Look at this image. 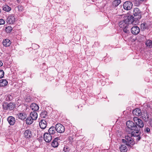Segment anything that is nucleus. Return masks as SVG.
Returning <instances> with one entry per match:
<instances>
[{"label":"nucleus","mask_w":152,"mask_h":152,"mask_svg":"<svg viewBox=\"0 0 152 152\" xmlns=\"http://www.w3.org/2000/svg\"><path fill=\"white\" fill-rule=\"evenodd\" d=\"M133 120L134 123L128 121L126 122V125L128 129L132 131L131 133H130L129 135L125 136V139H122V141L124 143H126V145L131 146L135 144V142L132 137L130 136L134 137H138L140 133L139 132L140 128L144 127V123L142 121L137 117H134Z\"/></svg>","instance_id":"f257e3e1"},{"label":"nucleus","mask_w":152,"mask_h":152,"mask_svg":"<svg viewBox=\"0 0 152 152\" xmlns=\"http://www.w3.org/2000/svg\"><path fill=\"white\" fill-rule=\"evenodd\" d=\"M134 18V17L132 16L128 17L126 19L121 21L119 23V27L121 28H124L128 26L129 24H133Z\"/></svg>","instance_id":"f03ea898"},{"label":"nucleus","mask_w":152,"mask_h":152,"mask_svg":"<svg viewBox=\"0 0 152 152\" xmlns=\"http://www.w3.org/2000/svg\"><path fill=\"white\" fill-rule=\"evenodd\" d=\"M133 14L135 17L134 18H134L138 20V19H140L141 18V12L138 8H135L134 9L133 11Z\"/></svg>","instance_id":"7ed1b4c3"},{"label":"nucleus","mask_w":152,"mask_h":152,"mask_svg":"<svg viewBox=\"0 0 152 152\" xmlns=\"http://www.w3.org/2000/svg\"><path fill=\"white\" fill-rule=\"evenodd\" d=\"M7 20V22L8 23L13 24L17 20V19L14 15L11 14L8 16Z\"/></svg>","instance_id":"20e7f679"},{"label":"nucleus","mask_w":152,"mask_h":152,"mask_svg":"<svg viewBox=\"0 0 152 152\" xmlns=\"http://www.w3.org/2000/svg\"><path fill=\"white\" fill-rule=\"evenodd\" d=\"M56 131L60 133H63L65 130V128L64 126L60 124H58L55 126Z\"/></svg>","instance_id":"39448f33"},{"label":"nucleus","mask_w":152,"mask_h":152,"mask_svg":"<svg viewBox=\"0 0 152 152\" xmlns=\"http://www.w3.org/2000/svg\"><path fill=\"white\" fill-rule=\"evenodd\" d=\"M3 107L6 110H12L15 107V104L13 103H10L8 104L5 103L3 105Z\"/></svg>","instance_id":"423d86ee"},{"label":"nucleus","mask_w":152,"mask_h":152,"mask_svg":"<svg viewBox=\"0 0 152 152\" xmlns=\"http://www.w3.org/2000/svg\"><path fill=\"white\" fill-rule=\"evenodd\" d=\"M132 4L129 1H126L123 4V7L124 9L127 10H130L132 7Z\"/></svg>","instance_id":"0eeeda50"},{"label":"nucleus","mask_w":152,"mask_h":152,"mask_svg":"<svg viewBox=\"0 0 152 152\" xmlns=\"http://www.w3.org/2000/svg\"><path fill=\"white\" fill-rule=\"evenodd\" d=\"M43 138L45 141L47 142H49L52 139V137L50 134L46 133L43 135Z\"/></svg>","instance_id":"6e6552de"},{"label":"nucleus","mask_w":152,"mask_h":152,"mask_svg":"<svg viewBox=\"0 0 152 152\" xmlns=\"http://www.w3.org/2000/svg\"><path fill=\"white\" fill-rule=\"evenodd\" d=\"M32 136V132L30 130L27 129L23 133V136L26 138H30Z\"/></svg>","instance_id":"1a4fd4ad"},{"label":"nucleus","mask_w":152,"mask_h":152,"mask_svg":"<svg viewBox=\"0 0 152 152\" xmlns=\"http://www.w3.org/2000/svg\"><path fill=\"white\" fill-rule=\"evenodd\" d=\"M131 31L133 34L137 35L140 32V29L139 27L136 26H134L132 28Z\"/></svg>","instance_id":"9d476101"},{"label":"nucleus","mask_w":152,"mask_h":152,"mask_svg":"<svg viewBox=\"0 0 152 152\" xmlns=\"http://www.w3.org/2000/svg\"><path fill=\"white\" fill-rule=\"evenodd\" d=\"M132 113L134 115L139 116L142 114L141 110L139 108H136L133 111Z\"/></svg>","instance_id":"9b49d317"},{"label":"nucleus","mask_w":152,"mask_h":152,"mask_svg":"<svg viewBox=\"0 0 152 152\" xmlns=\"http://www.w3.org/2000/svg\"><path fill=\"white\" fill-rule=\"evenodd\" d=\"M7 121L10 125H13L15 122V118L12 116H9L7 119Z\"/></svg>","instance_id":"f8f14e48"},{"label":"nucleus","mask_w":152,"mask_h":152,"mask_svg":"<svg viewBox=\"0 0 152 152\" xmlns=\"http://www.w3.org/2000/svg\"><path fill=\"white\" fill-rule=\"evenodd\" d=\"M39 126L42 129L46 128L47 126L46 122L44 120H41L39 122Z\"/></svg>","instance_id":"ddd939ff"},{"label":"nucleus","mask_w":152,"mask_h":152,"mask_svg":"<svg viewBox=\"0 0 152 152\" xmlns=\"http://www.w3.org/2000/svg\"><path fill=\"white\" fill-rule=\"evenodd\" d=\"M30 108L31 110L35 111L38 110L39 109V107L38 105L35 103H32L31 104L30 106Z\"/></svg>","instance_id":"4468645a"},{"label":"nucleus","mask_w":152,"mask_h":152,"mask_svg":"<svg viewBox=\"0 0 152 152\" xmlns=\"http://www.w3.org/2000/svg\"><path fill=\"white\" fill-rule=\"evenodd\" d=\"M18 118L22 120H24L26 117V114L24 113H20L17 114Z\"/></svg>","instance_id":"2eb2a0df"},{"label":"nucleus","mask_w":152,"mask_h":152,"mask_svg":"<svg viewBox=\"0 0 152 152\" xmlns=\"http://www.w3.org/2000/svg\"><path fill=\"white\" fill-rule=\"evenodd\" d=\"M56 126L55 127L52 126L48 130V133L50 134L51 135L54 134L56 133Z\"/></svg>","instance_id":"dca6fc26"},{"label":"nucleus","mask_w":152,"mask_h":152,"mask_svg":"<svg viewBox=\"0 0 152 152\" xmlns=\"http://www.w3.org/2000/svg\"><path fill=\"white\" fill-rule=\"evenodd\" d=\"M119 149L121 152H126L128 150L127 147L124 145H121L119 147Z\"/></svg>","instance_id":"f3484780"},{"label":"nucleus","mask_w":152,"mask_h":152,"mask_svg":"<svg viewBox=\"0 0 152 152\" xmlns=\"http://www.w3.org/2000/svg\"><path fill=\"white\" fill-rule=\"evenodd\" d=\"M30 117L33 120H35L37 118V113L35 111H33L31 112L30 114Z\"/></svg>","instance_id":"a211bd4d"},{"label":"nucleus","mask_w":152,"mask_h":152,"mask_svg":"<svg viewBox=\"0 0 152 152\" xmlns=\"http://www.w3.org/2000/svg\"><path fill=\"white\" fill-rule=\"evenodd\" d=\"M10 44V40L8 39H6L4 40L3 42V45L6 47L9 46Z\"/></svg>","instance_id":"6ab92c4d"},{"label":"nucleus","mask_w":152,"mask_h":152,"mask_svg":"<svg viewBox=\"0 0 152 152\" xmlns=\"http://www.w3.org/2000/svg\"><path fill=\"white\" fill-rule=\"evenodd\" d=\"M2 8L4 11L7 12H9L11 10V8L7 5H4L2 6Z\"/></svg>","instance_id":"aec40b11"},{"label":"nucleus","mask_w":152,"mask_h":152,"mask_svg":"<svg viewBox=\"0 0 152 152\" xmlns=\"http://www.w3.org/2000/svg\"><path fill=\"white\" fill-rule=\"evenodd\" d=\"M8 83L7 81L5 79H1L0 80V86H5Z\"/></svg>","instance_id":"412c9836"},{"label":"nucleus","mask_w":152,"mask_h":152,"mask_svg":"<svg viewBox=\"0 0 152 152\" xmlns=\"http://www.w3.org/2000/svg\"><path fill=\"white\" fill-rule=\"evenodd\" d=\"M57 138H55L53 141L51 143V145L53 147L56 148L58 145V143L57 141Z\"/></svg>","instance_id":"4be33fe9"},{"label":"nucleus","mask_w":152,"mask_h":152,"mask_svg":"<svg viewBox=\"0 0 152 152\" xmlns=\"http://www.w3.org/2000/svg\"><path fill=\"white\" fill-rule=\"evenodd\" d=\"M34 120L30 116L28 117L26 120V122L27 124H31L32 123Z\"/></svg>","instance_id":"5701e85b"},{"label":"nucleus","mask_w":152,"mask_h":152,"mask_svg":"<svg viewBox=\"0 0 152 152\" xmlns=\"http://www.w3.org/2000/svg\"><path fill=\"white\" fill-rule=\"evenodd\" d=\"M149 25L146 23H143L141 24V27L142 30H144L148 28Z\"/></svg>","instance_id":"b1692460"},{"label":"nucleus","mask_w":152,"mask_h":152,"mask_svg":"<svg viewBox=\"0 0 152 152\" xmlns=\"http://www.w3.org/2000/svg\"><path fill=\"white\" fill-rule=\"evenodd\" d=\"M142 118L145 121H148L149 120L148 115L147 113H145L144 114L142 115Z\"/></svg>","instance_id":"393cba45"},{"label":"nucleus","mask_w":152,"mask_h":152,"mask_svg":"<svg viewBox=\"0 0 152 152\" xmlns=\"http://www.w3.org/2000/svg\"><path fill=\"white\" fill-rule=\"evenodd\" d=\"M145 45L148 47L150 48H152V41L150 40H148L145 42Z\"/></svg>","instance_id":"a878e982"},{"label":"nucleus","mask_w":152,"mask_h":152,"mask_svg":"<svg viewBox=\"0 0 152 152\" xmlns=\"http://www.w3.org/2000/svg\"><path fill=\"white\" fill-rule=\"evenodd\" d=\"M121 2V0H115L113 2V5L115 7L118 6Z\"/></svg>","instance_id":"bb28decb"},{"label":"nucleus","mask_w":152,"mask_h":152,"mask_svg":"<svg viewBox=\"0 0 152 152\" xmlns=\"http://www.w3.org/2000/svg\"><path fill=\"white\" fill-rule=\"evenodd\" d=\"M47 114V113L46 111H42L40 114V116L42 118H45Z\"/></svg>","instance_id":"cd10ccee"},{"label":"nucleus","mask_w":152,"mask_h":152,"mask_svg":"<svg viewBox=\"0 0 152 152\" xmlns=\"http://www.w3.org/2000/svg\"><path fill=\"white\" fill-rule=\"evenodd\" d=\"M12 30V28L11 27L8 26L5 29V31L7 33H10Z\"/></svg>","instance_id":"c85d7f7f"},{"label":"nucleus","mask_w":152,"mask_h":152,"mask_svg":"<svg viewBox=\"0 0 152 152\" xmlns=\"http://www.w3.org/2000/svg\"><path fill=\"white\" fill-rule=\"evenodd\" d=\"M128 26H127L126 27L124 28H123V31H124L126 33H128L129 32V29H128Z\"/></svg>","instance_id":"c756f323"},{"label":"nucleus","mask_w":152,"mask_h":152,"mask_svg":"<svg viewBox=\"0 0 152 152\" xmlns=\"http://www.w3.org/2000/svg\"><path fill=\"white\" fill-rule=\"evenodd\" d=\"M4 72L3 70H0V78H2L4 76Z\"/></svg>","instance_id":"7c9ffc66"},{"label":"nucleus","mask_w":152,"mask_h":152,"mask_svg":"<svg viewBox=\"0 0 152 152\" xmlns=\"http://www.w3.org/2000/svg\"><path fill=\"white\" fill-rule=\"evenodd\" d=\"M17 7L19 11L21 12L23 11V8L22 6L19 5Z\"/></svg>","instance_id":"2f4dec72"},{"label":"nucleus","mask_w":152,"mask_h":152,"mask_svg":"<svg viewBox=\"0 0 152 152\" xmlns=\"http://www.w3.org/2000/svg\"><path fill=\"white\" fill-rule=\"evenodd\" d=\"M5 23V21L3 19H0V25L4 24Z\"/></svg>","instance_id":"473e14b6"},{"label":"nucleus","mask_w":152,"mask_h":152,"mask_svg":"<svg viewBox=\"0 0 152 152\" xmlns=\"http://www.w3.org/2000/svg\"><path fill=\"white\" fill-rule=\"evenodd\" d=\"M150 131V129L148 127H145L144 129V131L147 132H149Z\"/></svg>","instance_id":"72a5a7b5"},{"label":"nucleus","mask_w":152,"mask_h":152,"mask_svg":"<svg viewBox=\"0 0 152 152\" xmlns=\"http://www.w3.org/2000/svg\"><path fill=\"white\" fill-rule=\"evenodd\" d=\"M149 123L150 126L152 127V118L150 119Z\"/></svg>","instance_id":"f704fd0d"},{"label":"nucleus","mask_w":152,"mask_h":152,"mask_svg":"<svg viewBox=\"0 0 152 152\" xmlns=\"http://www.w3.org/2000/svg\"><path fill=\"white\" fill-rule=\"evenodd\" d=\"M2 65H3L2 63V62L1 61H0V67L2 66Z\"/></svg>","instance_id":"c9c22d12"},{"label":"nucleus","mask_w":152,"mask_h":152,"mask_svg":"<svg viewBox=\"0 0 152 152\" xmlns=\"http://www.w3.org/2000/svg\"><path fill=\"white\" fill-rule=\"evenodd\" d=\"M18 2H20L21 0H17Z\"/></svg>","instance_id":"e433bc0d"},{"label":"nucleus","mask_w":152,"mask_h":152,"mask_svg":"<svg viewBox=\"0 0 152 152\" xmlns=\"http://www.w3.org/2000/svg\"><path fill=\"white\" fill-rule=\"evenodd\" d=\"M137 139H138V140H140V137H138V138H137Z\"/></svg>","instance_id":"4c0bfd02"},{"label":"nucleus","mask_w":152,"mask_h":152,"mask_svg":"<svg viewBox=\"0 0 152 152\" xmlns=\"http://www.w3.org/2000/svg\"><path fill=\"white\" fill-rule=\"evenodd\" d=\"M1 10L0 9V12H1Z\"/></svg>","instance_id":"58836bf2"}]
</instances>
